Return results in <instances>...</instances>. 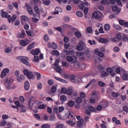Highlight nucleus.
Listing matches in <instances>:
<instances>
[{
    "instance_id": "f257e3e1",
    "label": "nucleus",
    "mask_w": 128,
    "mask_h": 128,
    "mask_svg": "<svg viewBox=\"0 0 128 128\" xmlns=\"http://www.w3.org/2000/svg\"><path fill=\"white\" fill-rule=\"evenodd\" d=\"M65 116L66 117L69 119L68 120L66 121V122L70 124L72 126H74L76 122L75 120L74 119V117L72 115L71 113L69 112H67L65 113Z\"/></svg>"
},
{
    "instance_id": "f03ea898",
    "label": "nucleus",
    "mask_w": 128,
    "mask_h": 128,
    "mask_svg": "<svg viewBox=\"0 0 128 128\" xmlns=\"http://www.w3.org/2000/svg\"><path fill=\"white\" fill-rule=\"evenodd\" d=\"M2 83L5 84L6 88L7 89H10L11 88V86L13 82V80L12 78L6 77L4 79L2 80Z\"/></svg>"
},
{
    "instance_id": "7ed1b4c3",
    "label": "nucleus",
    "mask_w": 128,
    "mask_h": 128,
    "mask_svg": "<svg viewBox=\"0 0 128 128\" xmlns=\"http://www.w3.org/2000/svg\"><path fill=\"white\" fill-rule=\"evenodd\" d=\"M27 58L26 57H21L18 56L17 57V59L20 60V62L26 66L30 67L31 66V65L28 61L27 60H26Z\"/></svg>"
},
{
    "instance_id": "20e7f679",
    "label": "nucleus",
    "mask_w": 128,
    "mask_h": 128,
    "mask_svg": "<svg viewBox=\"0 0 128 128\" xmlns=\"http://www.w3.org/2000/svg\"><path fill=\"white\" fill-rule=\"evenodd\" d=\"M103 14L100 11L94 12L92 14V17L96 19L100 20H102V16Z\"/></svg>"
},
{
    "instance_id": "39448f33",
    "label": "nucleus",
    "mask_w": 128,
    "mask_h": 128,
    "mask_svg": "<svg viewBox=\"0 0 128 128\" xmlns=\"http://www.w3.org/2000/svg\"><path fill=\"white\" fill-rule=\"evenodd\" d=\"M78 44L76 48L78 50H82L86 48V44L84 42L82 41H80Z\"/></svg>"
},
{
    "instance_id": "423d86ee",
    "label": "nucleus",
    "mask_w": 128,
    "mask_h": 128,
    "mask_svg": "<svg viewBox=\"0 0 128 128\" xmlns=\"http://www.w3.org/2000/svg\"><path fill=\"white\" fill-rule=\"evenodd\" d=\"M1 12L2 17L7 18L8 22L10 23L11 22V16L8 15L6 12L4 11L3 10H2Z\"/></svg>"
},
{
    "instance_id": "0eeeda50",
    "label": "nucleus",
    "mask_w": 128,
    "mask_h": 128,
    "mask_svg": "<svg viewBox=\"0 0 128 128\" xmlns=\"http://www.w3.org/2000/svg\"><path fill=\"white\" fill-rule=\"evenodd\" d=\"M23 73L29 79L34 78V76L33 74L30 72H28L26 70H23Z\"/></svg>"
},
{
    "instance_id": "6e6552de",
    "label": "nucleus",
    "mask_w": 128,
    "mask_h": 128,
    "mask_svg": "<svg viewBox=\"0 0 128 128\" xmlns=\"http://www.w3.org/2000/svg\"><path fill=\"white\" fill-rule=\"evenodd\" d=\"M66 59L69 62H75L77 61V57L74 56H68L66 57Z\"/></svg>"
},
{
    "instance_id": "1a4fd4ad",
    "label": "nucleus",
    "mask_w": 128,
    "mask_h": 128,
    "mask_svg": "<svg viewBox=\"0 0 128 128\" xmlns=\"http://www.w3.org/2000/svg\"><path fill=\"white\" fill-rule=\"evenodd\" d=\"M26 77L23 74H21L19 76L16 77L17 81L19 82H21L23 81L25 79Z\"/></svg>"
},
{
    "instance_id": "9d476101",
    "label": "nucleus",
    "mask_w": 128,
    "mask_h": 128,
    "mask_svg": "<svg viewBox=\"0 0 128 128\" xmlns=\"http://www.w3.org/2000/svg\"><path fill=\"white\" fill-rule=\"evenodd\" d=\"M96 80L95 79H93L91 80L90 82L85 87L86 88H87L89 87L90 85L94 86L96 84Z\"/></svg>"
},
{
    "instance_id": "9b49d317",
    "label": "nucleus",
    "mask_w": 128,
    "mask_h": 128,
    "mask_svg": "<svg viewBox=\"0 0 128 128\" xmlns=\"http://www.w3.org/2000/svg\"><path fill=\"white\" fill-rule=\"evenodd\" d=\"M30 87V83L28 81H26L24 84V87L25 90H28Z\"/></svg>"
},
{
    "instance_id": "f8f14e48",
    "label": "nucleus",
    "mask_w": 128,
    "mask_h": 128,
    "mask_svg": "<svg viewBox=\"0 0 128 128\" xmlns=\"http://www.w3.org/2000/svg\"><path fill=\"white\" fill-rule=\"evenodd\" d=\"M112 9L113 11L116 12L118 14L120 12V11L119 8L116 6H112Z\"/></svg>"
},
{
    "instance_id": "ddd939ff",
    "label": "nucleus",
    "mask_w": 128,
    "mask_h": 128,
    "mask_svg": "<svg viewBox=\"0 0 128 128\" xmlns=\"http://www.w3.org/2000/svg\"><path fill=\"white\" fill-rule=\"evenodd\" d=\"M40 52V51L38 49L32 50L30 51V53L34 55L38 54Z\"/></svg>"
},
{
    "instance_id": "4468645a",
    "label": "nucleus",
    "mask_w": 128,
    "mask_h": 128,
    "mask_svg": "<svg viewBox=\"0 0 128 128\" xmlns=\"http://www.w3.org/2000/svg\"><path fill=\"white\" fill-rule=\"evenodd\" d=\"M98 40L99 42L105 44L107 43L108 42V40L107 39L102 38H100Z\"/></svg>"
},
{
    "instance_id": "2eb2a0df",
    "label": "nucleus",
    "mask_w": 128,
    "mask_h": 128,
    "mask_svg": "<svg viewBox=\"0 0 128 128\" xmlns=\"http://www.w3.org/2000/svg\"><path fill=\"white\" fill-rule=\"evenodd\" d=\"M84 123V120L83 119H80L78 120L77 122L78 126L79 127H81Z\"/></svg>"
},
{
    "instance_id": "dca6fc26",
    "label": "nucleus",
    "mask_w": 128,
    "mask_h": 128,
    "mask_svg": "<svg viewBox=\"0 0 128 128\" xmlns=\"http://www.w3.org/2000/svg\"><path fill=\"white\" fill-rule=\"evenodd\" d=\"M49 120L50 121L52 122L55 121L56 118L55 116V115L54 114H51L49 118Z\"/></svg>"
},
{
    "instance_id": "f3484780",
    "label": "nucleus",
    "mask_w": 128,
    "mask_h": 128,
    "mask_svg": "<svg viewBox=\"0 0 128 128\" xmlns=\"http://www.w3.org/2000/svg\"><path fill=\"white\" fill-rule=\"evenodd\" d=\"M113 26L115 29L118 30H121V27L119 25L114 24H113Z\"/></svg>"
},
{
    "instance_id": "a211bd4d",
    "label": "nucleus",
    "mask_w": 128,
    "mask_h": 128,
    "mask_svg": "<svg viewBox=\"0 0 128 128\" xmlns=\"http://www.w3.org/2000/svg\"><path fill=\"white\" fill-rule=\"evenodd\" d=\"M73 88L72 87H70L68 88L66 92V94L68 95H70L72 94V92Z\"/></svg>"
},
{
    "instance_id": "6ab92c4d",
    "label": "nucleus",
    "mask_w": 128,
    "mask_h": 128,
    "mask_svg": "<svg viewBox=\"0 0 128 128\" xmlns=\"http://www.w3.org/2000/svg\"><path fill=\"white\" fill-rule=\"evenodd\" d=\"M78 66L80 68L84 69L86 67V64L83 63L79 62L78 65Z\"/></svg>"
},
{
    "instance_id": "aec40b11",
    "label": "nucleus",
    "mask_w": 128,
    "mask_h": 128,
    "mask_svg": "<svg viewBox=\"0 0 128 128\" xmlns=\"http://www.w3.org/2000/svg\"><path fill=\"white\" fill-rule=\"evenodd\" d=\"M66 97L64 95H62L60 96V99L62 102H65L66 100Z\"/></svg>"
},
{
    "instance_id": "412c9836",
    "label": "nucleus",
    "mask_w": 128,
    "mask_h": 128,
    "mask_svg": "<svg viewBox=\"0 0 128 128\" xmlns=\"http://www.w3.org/2000/svg\"><path fill=\"white\" fill-rule=\"evenodd\" d=\"M101 103L102 107L104 108H105L108 106L109 104L108 102L106 101H102Z\"/></svg>"
},
{
    "instance_id": "4be33fe9",
    "label": "nucleus",
    "mask_w": 128,
    "mask_h": 128,
    "mask_svg": "<svg viewBox=\"0 0 128 128\" xmlns=\"http://www.w3.org/2000/svg\"><path fill=\"white\" fill-rule=\"evenodd\" d=\"M101 4L102 5L105 4L109 5L110 2L108 0H101Z\"/></svg>"
},
{
    "instance_id": "5701e85b",
    "label": "nucleus",
    "mask_w": 128,
    "mask_h": 128,
    "mask_svg": "<svg viewBox=\"0 0 128 128\" xmlns=\"http://www.w3.org/2000/svg\"><path fill=\"white\" fill-rule=\"evenodd\" d=\"M34 103V101L33 99L31 98H30L28 102L29 106H30V107H32Z\"/></svg>"
},
{
    "instance_id": "b1692460",
    "label": "nucleus",
    "mask_w": 128,
    "mask_h": 128,
    "mask_svg": "<svg viewBox=\"0 0 128 128\" xmlns=\"http://www.w3.org/2000/svg\"><path fill=\"white\" fill-rule=\"evenodd\" d=\"M54 78L56 80L61 82H62L63 83H67V82L64 80H63L61 78H60L56 77H54Z\"/></svg>"
},
{
    "instance_id": "393cba45",
    "label": "nucleus",
    "mask_w": 128,
    "mask_h": 128,
    "mask_svg": "<svg viewBox=\"0 0 128 128\" xmlns=\"http://www.w3.org/2000/svg\"><path fill=\"white\" fill-rule=\"evenodd\" d=\"M104 29L106 31H109L110 29V25L107 24H106L104 26Z\"/></svg>"
},
{
    "instance_id": "a878e982",
    "label": "nucleus",
    "mask_w": 128,
    "mask_h": 128,
    "mask_svg": "<svg viewBox=\"0 0 128 128\" xmlns=\"http://www.w3.org/2000/svg\"><path fill=\"white\" fill-rule=\"evenodd\" d=\"M112 95L113 97L116 98L120 96V94L118 93L113 92L112 93Z\"/></svg>"
},
{
    "instance_id": "bb28decb",
    "label": "nucleus",
    "mask_w": 128,
    "mask_h": 128,
    "mask_svg": "<svg viewBox=\"0 0 128 128\" xmlns=\"http://www.w3.org/2000/svg\"><path fill=\"white\" fill-rule=\"evenodd\" d=\"M25 33L24 31H22L21 33L18 36V37L19 38H23L25 36Z\"/></svg>"
},
{
    "instance_id": "cd10ccee",
    "label": "nucleus",
    "mask_w": 128,
    "mask_h": 128,
    "mask_svg": "<svg viewBox=\"0 0 128 128\" xmlns=\"http://www.w3.org/2000/svg\"><path fill=\"white\" fill-rule=\"evenodd\" d=\"M20 18L22 20L25 21H28L29 20L28 17L25 15L21 16Z\"/></svg>"
},
{
    "instance_id": "c85d7f7f",
    "label": "nucleus",
    "mask_w": 128,
    "mask_h": 128,
    "mask_svg": "<svg viewBox=\"0 0 128 128\" xmlns=\"http://www.w3.org/2000/svg\"><path fill=\"white\" fill-rule=\"evenodd\" d=\"M51 53L53 55L58 56L60 54L56 50H54L51 52Z\"/></svg>"
},
{
    "instance_id": "c756f323",
    "label": "nucleus",
    "mask_w": 128,
    "mask_h": 128,
    "mask_svg": "<svg viewBox=\"0 0 128 128\" xmlns=\"http://www.w3.org/2000/svg\"><path fill=\"white\" fill-rule=\"evenodd\" d=\"M76 15L78 16L81 17L83 16V13L80 11H78L76 12Z\"/></svg>"
},
{
    "instance_id": "7c9ffc66",
    "label": "nucleus",
    "mask_w": 128,
    "mask_h": 128,
    "mask_svg": "<svg viewBox=\"0 0 128 128\" xmlns=\"http://www.w3.org/2000/svg\"><path fill=\"white\" fill-rule=\"evenodd\" d=\"M50 124H45L41 126V128H50Z\"/></svg>"
},
{
    "instance_id": "2f4dec72",
    "label": "nucleus",
    "mask_w": 128,
    "mask_h": 128,
    "mask_svg": "<svg viewBox=\"0 0 128 128\" xmlns=\"http://www.w3.org/2000/svg\"><path fill=\"white\" fill-rule=\"evenodd\" d=\"M39 59L38 56H34V58L32 60L33 62H38L39 61Z\"/></svg>"
},
{
    "instance_id": "473e14b6",
    "label": "nucleus",
    "mask_w": 128,
    "mask_h": 128,
    "mask_svg": "<svg viewBox=\"0 0 128 128\" xmlns=\"http://www.w3.org/2000/svg\"><path fill=\"white\" fill-rule=\"evenodd\" d=\"M34 42H33L30 44L27 47V50H31L34 47Z\"/></svg>"
},
{
    "instance_id": "72a5a7b5",
    "label": "nucleus",
    "mask_w": 128,
    "mask_h": 128,
    "mask_svg": "<svg viewBox=\"0 0 128 128\" xmlns=\"http://www.w3.org/2000/svg\"><path fill=\"white\" fill-rule=\"evenodd\" d=\"M55 70L56 72L59 73H61L62 72V70L59 67H56L55 68Z\"/></svg>"
},
{
    "instance_id": "f704fd0d",
    "label": "nucleus",
    "mask_w": 128,
    "mask_h": 128,
    "mask_svg": "<svg viewBox=\"0 0 128 128\" xmlns=\"http://www.w3.org/2000/svg\"><path fill=\"white\" fill-rule=\"evenodd\" d=\"M12 51V49L11 48L9 47H7L6 48L5 50V52L8 53L11 52Z\"/></svg>"
},
{
    "instance_id": "c9c22d12",
    "label": "nucleus",
    "mask_w": 128,
    "mask_h": 128,
    "mask_svg": "<svg viewBox=\"0 0 128 128\" xmlns=\"http://www.w3.org/2000/svg\"><path fill=\"white\" fill-rule=\"evenodd\" d=\"M74 35L78 38H80L81 36V34L78 31L75 32L74 33Z\"/></svg>"
},
{
    "instance_id": "e433bc0d",
    "label": "nucleus",
    "mask_w": 128,
    "mask_h": 128,
    "mask_svg": "<svg viewBox=\"0 0 128 128\" xmlns=\"http://www.w3.org/2000/svg\"><path fill=\"white\" fill-rule=\"evenodd\" d=\"M56 128H64V124H59L58 123L56 124Z\"/></svg>"
},
{
    "instance_id": "4c0bfd02",
    "label": "nucleus",
    "mask_w": 128,
    "mask_h": 128,
    "mask_svg": "<svg viewBox=\"0 0 128 128\" xmlns=\"http://www.w3.org/2000/svg\"><path fill=\"white\" fill-rule=\"evenodd\" d=\"M67 89L65 88H62L60 91V92L63 94H66Z\"/></svg>"
},
{
    "instance_id": "58836bf2",
    "label": "nucleus",
    "mask_w": 128,
    "mask_h": 128,
    "mask_svg": "<svg viewBox=\"0 0 128 128\" xmlns=\"http://www.w3.org/2000/svg\"><path fill=\"white\" fill-rule=\"evenodd\" d=\"M43 3L46 5H49L50 3V1L49 0H43Z\"/></svg>"
},
{
    "instance_id": "ea45409f",
    "label": "nucleus",
    "mask_w": 128,
    "mask_h": 128,
    "mask_svg": "<svg viewBox=\"0 0 128 128\" xmlns=\"http://www.w3.org/2000/svg\"><path fill=\"white\" fill-rule=\"evenodd\" d=\"M122 78L123 80H126L128 78V74H124L122 75Z\"/></svg>"
},
{
    "instance_id": "a19ab883",
    "label": "nucleus",
    "mask_w": 128,
    "mask_h": 128,
    "mask_svg": "<svg viewBox=\"0 0 128 128\" xmlns=\"http://www.w3.org/2000/svg\"><path fill=\"white\" fill-rule=\"evenodd\" d=\"M34 74H35L37 76V79L38 80H39L41 78V75L40 74L36 72H34Z\"/></svg>"
},
{
    "instance_id": "79ce46f5",
    "label": "nucleus",
    "mask_w": 128,
    "mask_h": 128,
    "mask_svg": "<svg viewBox=\"0 0 128 128\" xmlns=\"http://www.w3.org/2000/svg\"><path fill=\"white\" fill-rule=\"evenodd\" d=\"M52 45L51 46L52 48L53 49H56L57 47V45L53 42H52Z\"/></svg>"
},
{
    "instance_id": "37998d69",
    "label": "nucleus",
    "mask_w": 128,
    "mask_h": 128,
    "mask_svg": "<svg viewBox=\"0 0 128 128\" xmlns=\"http://www.w3.org/2000/svg\"><path fill=\"white\" fill-rule=\"evenodd\" d=\"M80 96L82 98H83L85 97L86 95L85 93L83 92H81L80 93Z\"/></svg>"
},
{
    "instance_id": "c03bdc74",
    "label": "nucleus",
    "mask_w": 128,
    "mask_h": 128,
    "mask_svg": "<svg viewBox=\"0 0 128 128\" xmlns=\"http://www.w3.org/2000/svg\"><path fill=\"white\" fill-rule=\"evenodd\" d=\"M20 44L22 46H25L27 44L26 42L24 40H22L20 41Z\"/></svg>"
},
{
    "instance_id": "a18cd8bd",
    "label": "nucleus",
    "mask_w": 128,
    "mask_h": 128,
    "mask_svg": "<svg viewBox=\"0 0 128 128\" xmlns=\"http://www.w3.org/2000/svg\"><path fill=\"white\" fill-rule=\"evenodd\" d=\"M7 124L6 122V120L2 121L0 123V126H5Z\"/></svg>"
},
{
    "instance_id": "49530a36",
    "label": "nucleus",
    "mask_w": 128,
    "mask_h": 128,
    "mask_svg": "<svg viewBox=\"0 0 128 128\" xmlns=\"http://www.w3.org/2000/svg\"><path fill=\"white\" fill-rule=\"evenodd\" d=\"M56 90V87L55 86H53L51 88V91L52 93H54Z\"/></svg>"
},
{
    "instance_id": "de8ad7c7",
    "label": "nucleus",
    "mask_w": 128,
    "mask_h": 128,
    "mask_svg": "<svg viewBox=\"0 0 128 128\" xmlns=\"http://www.w3.org/2000/svg\"><path fill=\"white\" fill-rule=\"evenodd\" d=\"M74 102L72 100H70L68 102V104L70 106H73L74 104Z\"/></svg>"
},
{
    "instance_id": "09e8293b",
    "label": "nucleus",
    "mask_w": 128,
    "mask_h": 128,
    "mask_svg": "<svg viewBox=\"0 0 128 128\" xmlns=\"http://www.w3.org/2000/svg\"><path fill=\"white\" fill-rule=\"evenodd\" d=\"M82 99L79 97H77L76 100V102L78 104H80L82 102Z\"/></svg>"
},
{
    "instance_id": "8fccbe9b",
    "label": "nucleus",
    "mask_w": 128,
    "mask_h": 128,
    "mask_svg": "<svg viewBox=\"0 0 128 128\" xmlns=\"http://www.w3.org/2000/svg\"><path fill=\"white\" fill-rule=\"evenodd\" d=\"M101 74L102 77H103L104 76H105L107 74V72L105 71H102L101 72Z\"/></svg>"
},
{
    "instance_id": "3c124183",
    "label": "nucleus",
    "mask_w": 128,
    "mask_h": 128,
    "mask_svg": "<svg viewBox=\"0 0 128 128\" xmlns=\"http://www.w3.org/2000/svg\"><path fill=\"white\" fill-rule=\"evenodd\" d=\"M98 85L101 87L104 86L105 85V84L104 83L101 81H100L98 82Z\"/></svg>"
},
{
    "instance_id": "603ef678",
    "label": "nucleus",
    "mask_w": 128,
    "mask_h": 128,
    "mask_svg": "<svg viewBox=\"0 0 128 128\" xmlns=\"http://www.w3.org/2000/svg\"><path fill=\"white\" fill-rule=\"evenodd\" d=\"M116 38L117 40H120L122 38V36L120 34H117L116 35Z\"/></svg>"
},
{
    "instance_id": "864d4df0",
    "label": "nucleus",
    "mask_w": 128,
    "mask_h": 128,
    "mask_svg": "<svg viewBox=\"0 0 128 128\" xmlns=\"http://www.w3.org/2000/svg\"><path fill=\"white\" fill-rule=\"evenodd\" d=\"M27 10L30 14H33V9L31 8H28Z\"/></svg>"
},
{
    "instance_id": "5fc2aeb1",
    "label": "nucleus",
    "mask_w": 128,
    "mask_h": 128,
    "mask_svg": "<svg viewBox=\"0 0 128 128\" xmlns=\"http://www.w3.org/2000/svg\"><path fill=\"white\" fill-rule=\"evenodd\" d=\"M48 36L47 34H46L44 36V41L46 42H47L48 41Z\"/></svg>"
},
{
    "instance_id": "6e6d98bb",
    "label": "nucleus",
    "mask_w": 128,
    "mask_h": 128,
    "mask_svg": "<svg viewBox=\"0 0 128 128\" xmlns=\"http://www.w3.org/2000/svg\"><path fill=\"white\" fill-rule=\"evenodd\" d=\"M34 10L38 14L39 13L40 11L38 7L37 6H35L34 8Z\"/></svg>"
},
{
    "instance_id": "4d7b16f0",
    "label": "nucleus",
    "mask_w": 128,
    "mask_h": 128,
    "mask_svg": "<svg viewBox=\"0 0 128 128\" xmlns=\"http://www.w3.org/2000/svg\"><path fill=\"white\" fill-rule=\"evenodd\" d=\"M98 54L99 56L100 57H102L104 56V53L100 51L99 52H98Z\"/></svg>"
},
{
    "instance_id": "13d9d810",
    "label": "nucleus",
    "mask_w": 128,
    "mask_h": 128,
    "mask_svg": "<svg viewBox=\"0 0 128 128\" xmlns=\"http://www.w3.org/2000/svg\"><path fill=\"white\" fill-rule=\"evenodd\" d=\"M76 54L77 56H83L84 54L83 52H77Z\"/></svg>"
},
{
    "instance_id": "bf43d9fd",
    "label": "nucleus",
    "mask_w": 128,
    "mask_h": 128,
    "mask_svg": "<svg viewBox=\"0 0 128 128\" xmlns=\"http://www.w3.org/2000/svg\"><path fill=\"white\" fill-rule=\"evenodd\" d=\"M16 18V14L13 15L12 18L11 17V21H12V22H14V21L15 20Z\"/></svg>"
},
{
    "instance_id": "052dcab7",
    "label": "nucleus",
    "mask_w": 128,
    "mask_h": 128,
    "mask_svg": "<svg viewBox=\"0 0 128 128\" xmlns=\"http://www.w3.org/2000/svg\"><path fill=\"white\" fill-rule=\"evenodd\" d=\"M116 18V15L113 14H111L109 16V18L110 19H113Z\"/></svg>"
},
{
    "instance_id": "680f3d73",
    "label": "nucleus",
    "mask_w": 128,
    "mask_h": 128,
    "mask_svg": "<svg viewBox=\"0 0 128 128\" xmlns=\"http://www.w3.org/2000/svg\"><path fill=\"white\" fill-rule=\"evenodd\" d=\"M34 117L36 119L38 120L40 118V116L38 114H34Z\"/></svg>"
},
{
    "instance_id": "e2e57ef3",
    "label": "nucleus",
    "mask_w": 128,
    "mask_h": 128,
    "mask_svg": "<svg viewBox=\"0 0 128 128\" xmlns=\"http://www.w3.org/2000/svg\"><path fill=\"white\" fill-rule=\"evenodd\" d=\"M2 71L6 74L8 73L10 71L9 70L8 68H4Z\"/></svg>"
},
{
    "instance_id": "0e129e2a",
    "label": "nucleus",
    "mask_w": 128,
    "mask_h": 128,
    "mask_svg": "<svg viewBox=\"0 0 128 128\" xmlns=\"http://www.w3.org/2000/svg\"><path fill=\"white\" fill-rule=\"evenodd\" d=\"M6 74L2 71L0 77L2 78H4L5 77Z\"/></svg>"
},
{
    "instance_id": "69168bd1",
    "label": "nucleus",
    "mask_w": 128,
    "mask_h": 128,
    "mask_svg": "<svg viewBox=\"0 0 128 128\" xmlns=\"http://www.w3.org/2000/svg\"><path fill=\"white\" fill-rule=\"evenodd\" d=\"M89 110L91 112H93L95 110V108L92 106H90L88 108Z\"/></svg>"
},
{
    "instance_id": "338daca9",
    "label": "nucleus",
    "mask_w": 128,
    "mask_h": 128,
    "mask_svg": "<svg viewBox=\"0 0 128 128\" xmlns=\"http://www.w3.org/2000/svg\"><path fill=\"white\" fill-rule=\"evenodd\" d=\"M114 51L115 52H118L120 50L119 48L117 46H115L114 48Z\"/></svg>"
},
{
    "instance_id": "774afa93",
    "label": "nucleus",
    "mask_w": 128,
    "mask_h": 128,
    "mask_svg": "<svg viewBox=\"0 0 128 128\" xmlns=\"http://www.w3.org/2000/svg\"><path fill=\"white\" fill-rule=\"evenodd\" d=\"M84 8L86 7V8H88L89 7L90 5L87 2H84Z\"/></svg>"
}]
</instances>
